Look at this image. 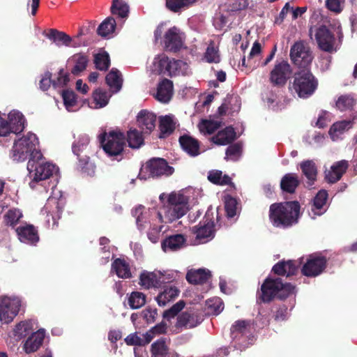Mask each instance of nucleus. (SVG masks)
Wrapping results in <instances>:
<instances>
[{
	"mask_svg": "<svg viewBox=\"0 0 357 357\" xmlns=\"http://www.w3.org/2000/svg\"><path fill=\"white\" fill-rule=\"evenodd\" d=\"M301 206L297 201L274 203L269 208V220L277 228L286 229L298 222Z\"/></svg>",
	"mask_w": 357,
	"mask_h": 357,
	"instance_id": "f257e3e1",
	"label": "nucleus"
},
{
	"mask_svg": "<svg viewBox=\"0 0 357 357\" xmlns=\"http://www.w3.org/2000/svg\"><path fill=\"white\" fill-rule=\"evenodd\" d=\"M296 294V286L289 282H283L280 278L267 277L263 282L258 299L263 303H270L275 298L285 300Z\"/></svg>",
	"mask_w": 357,
	"mask_h": 357,
	"instance_id": "f03ea898",
	"label": "nucleus"
},
{
	"mask_svg": "<svg viewBox=\"0 0 357 357\" xmlns=\"http://www.w3.org/2000/svg\"><path fill=\"white\" fill-rule=\"evenodd\" d=\"M103 151L113 160L121 161L124 158L126 136L119 130L104 132L100 135Z\"/></svg>",
	"mask_w": 357,
	"mask_h": 357,
	"instance_id": "7ed1b4c3",
	"label": "nucleus"
},
{
	"mask_svg": "<svg viewBox=\"0 0 357 357\" xmlns=\"http://www.w3.org/2000/svg\"><path fill=\"white\" fill-rule=\"evenodd\" d=\"M38 143L37 136L31 132L23 136L14 142L12 149V158L17 162L29 159H41L43 154L36 149Z\"/></svg>",
	"mask_w": 357,
	"mask_h": 357,
	"instance_id": "20e7f679",
	"label": "nucleus"
},
{
	"mask_svg": "<svg viewBox=\"0 0 357 357\" xmlns=\"http://www.w3.org/2000/svg\"><path fill=\"white\" fill-rule=\"evenodd\" d=\"M188 210L187 197L181 193L171 192L162 207L163 223H170L182 218Z\"/></svg>",
	"mask_w": 357,
	"mask_h": 357,
	"instance_id": "39448f33",
	"label": "nucleus"
},
{
	"mask_svg": "<svg viewBox=\"0 0 357 357\" xmlns=\"http://www.w3.org/2000/svg\"><path fill=\"white\" fill-rule=\"evenodd\" d=\"M318 87V80L310 68L299 70L294 75L292 89L301 98H308Z\"/></svg>",
	"mask_w": 357,
	"mask_h": 357,
	"instance_id": "423d86ee",
	"label": "nucleus"
},
{
	"mask_svg": "<svg viewBox=\"0 0 357 357\" xmlns=\"http://www.w3.org/2000/svg\"><path fill=\"white\" fill-rule=\"evenodd\" d=\"M41 159H29L27 163V169L29 176L31 179L29 185L32 189L36 188V184L39 181H44L50 178L57 168L56 165L50 162H42Z\"/></svg>",
	"mask_w": 357,
	"mask_h": 357,
	"instance_id": "0eeeda50",
	"label": "nucleus"
},
{
	"mask_svg": "<svg viewBox=\"0 0 357 357\" xmlns=\"http://www.w3.org/2000/svg\"><path fill=\"white\" fill-rule=\"evenodd\" d=\"M292 63L300 70L310 68L314 56L310 47L305 40H298L291 47L289 52Z\"/></svg>",
	"mask_w": 357,
	"mask_h": 357,
	"instance_id": "6e6552de",
	"label": "nucleus"
},
{
	"mask_svg": "<svg viewBox=\"0 0 357 357\" xmlns=\"http://www.w3.org/2000/svg\"><path fill=\"white\" fill-rule=\"evenodd\" d=\"M132 215L136 219V225L139 230H144L148 226L155 225L156 222L163 223L162 213L155 208H146L139 205L132 210Z\"/></svg>",
	"mask_w": 357,
	"mask_h": 357,
	"instance_id": "1a4fd4ad",
	"label": "nucleus"
},
{
	"mask_svg": "<svg viewBox=\"0 0 357 357\" xmlns=\"http://www.w3.org/2000/svg\"><path fill=\"white\" fill-rule=\"evenodd\" d=\"M328 259L321 253H314L307 256L301 268V273L308 278H315L323 273L327 267Z\"/></svg>",
	"mask_w": 357,
	"mask_h": 357,
	"instance_id": "9d476101",
	"label": "nucleus"
},
{
	"mask_svg": "<svg viewBox=\"0 0 357 357\" xmlns=\"http://www.w3.org/2000/svg\"><path fill=\"white\" fill-rule=\"evenodd\" d=\"M291 73V67L287 61H277L270 72V82L274 86L283 87L287 84Z\"/></svg>",
	"mask_w": 357,
	"mask_h": 357,
	"instance_id": "9b49d317",
	"label": "nucleus"
},
{
	"mask_svg": "<svg viewBox=\"0 0 357 357\" xmlns=\"http://www.w3.org/2000/svg\"><path fill=\"white\" fill-rule=\"evenodd\" d=\"M149 177L159 178L162 176H170L174 172V168L168 165L166 160L161 158H153L148 160L144 167Z\"/></svg>",
	"mask_w": 357,
	"mask_h": 357,
	"instance_id": "f8f14e48",
	"label": "nucleus"
},
{
	"mask_svg": "<svg viewBox=\"0 0 357 357\" xmlns=\"http://www.w3.org/2000/svg\"><path fill=\"white\" fill-rule=\"evenodd\" d=\"M315 39L318 47L326 52H336V38L335 34L326 25H321L315 33Z\"/></svg>",
	"mask_w": 357,
	"mask_h": 357,
	"instance_id": "ddd939ff",
	"label": "nucleus"
},
{
	"mask_svg": "<svg viewBox=\"0 0 357 357\" xmlns=\"http://www.w3.org/2000/svg\"><path fill=\"white\" fill-rule=\"evenodd\" d=\"M202 318L195 313L182 312L177 317V321L173 327L174 333H179L183 329L192 328L201 324Z\"/></svg>",
	"mask_w": 357,
	"mask_h": 357,
	"instance_id": "4468645a",
	"label": "nucleus"
},
{
	"mask_svg": "<svg viewBox=\"0 0 357 357\" xmlns=\"http://www.w3.org/2000/svg\"><path fill=\"white\" fill-rule=\"evenodd\" d=\"M20 307L18 301L3 298L0 302V321L6 324L11 322L19 312Z\"/></svg>",
	"mask_w": 357,
	"mask_h": 357,
	"instance_id": "2eb2a0df",
	"label": "nucleus"
},
{
	"mask_svg": "<svg viewBox=\"0 0 357 357\" xmlns=\"http://www.w3.org/2000/svg\"><path fill=\"white\" fill-rule=\"evenodd\" d=\"M165 46L167 50L177 52L183 46V40L178 29L174 26L168 29L165 34Z\"/></svg>",
	"mask_w": 357,
	"mask_h": 357,
	"instance_id": "dca6fc26",
	"label": "nucleus"
},
{
	"mask_svg": "<svg viewBox=\"0 0 357 357\" xmlns=\"http://www.w3.org/2000/svg\"><path fill=\"white\" fill-rule=\"evenodd\" d=\"M164 282H165L164 276L160 272L156 273L143 271L139 275V285L147 289L158 288Z\"/></svg>",
	"mask_w": 357,
	"mask_h": 357,
	"instance_id": "f3484780",
	"label": "nucleus"
},
{
	"mask_svg": "<svg viewBox=\"0 0 357 357\" xmlns=\"http://www.w3.org/2000/svg\"><path fill=\"white\" fill-rule=\"evenodd\" d=\"M156 115L146 109L141 110L137 116L139 127L144 133L150 134L155 128Z\"/></svg>",
	"mask_w": 357,
	"mask_h": 357,
	"instance_id": "a211bd4d",
	"label": "nucleus"
},
{
	"mask_svg": "<svg viewBox=\"0 0 357 357\" xmlns=\"http://www.w3.org/2000/svg\"><path fill=\"white\" fill-rule=\"evenodd\" d=\"M250 322L246 320H238L234 322L230 328L231 337L238 344H241L244 341L241 339H245V337L250 333Z\"/></svg>",
	"mask_w": 357,
	"mask_h": 357,
	"instance_id": "6ab92c4d",
	"label": "nucleus"
},
{
	"mask_svg": "<svg viewBox=\"0 0 357 357\" xmlns=\"http://www.w3.org/2000/svg\"><path fill=\"white\" fill-rule=\"evenodd\" d=\"M214 223L211 220L206 219L203 222H201L198 226L193 228L196 238L202 241L207 242L209 239L214 237L215 231L213 229Z\"/></svg>",
	"mask_w": 357,
	"mask_h": 357,
	"instance_id": "aec40b11",
	"label": "nucleus"
},
{
	"mask_svg": "<svg viewBox=\"0 0 357 357\" xmlns=\"http://www.w3.org/2000/svg\"><path fill=\"white\" fill-rule=\"evenodd\" d=\"M178 142L182 149L190 156L196 157L201 153L200 142L197 139L183 135L179 137Z\"/></svg>",
	"mask_w": 357,
	"mask_h": 357,
	"instance_id": "412c9836",
	"label": "nucleus"
},
{
	"mask_svg": "<svg viewBox=\"0 0 357 357\" xmlns=\"http://www.w3.org/2000/svg\"><path fill=\"white\" fill-rule=\"evenodd\" d=\"M271 271L278 276L289 277L296 274L298 265L294 260H281L273 266Z\"/></svg>",
	"mask_w": 357,
	"mask_h": 357,
	"instance_id": "4be33fe9",
	"label": "nucleus"
},
{
	"mask_svg": "<svg viewBox=\"0 0 357 357\" xmlns=\"http://www.w3.org/2000/svg\"><path fill=\"white\" fill-rule=\"evenodd\" d=\"M15 231L21 242L35 244L39 241L38 231L31 225L18 227L15 229Z\"/></svg>",
	"mask_w": 357,
	"mask_h": 357,
	"instance_id": "5701e85b",
	"label": "nucleus"
},
{
	"mask_svg": "<svg viewBox=\"0 0 357 357\" xmlns=\"http://www.w3.org/2000/svg\"><path fill=\"white\" fill-rule=\"evenodd\" d=\"M186 238L181 234L167 236L162 242L161 247L164 252L177 251L182 248L185 244Z\"/></svg>",
	"mask_w": 357,
	"mask_h": 357,
	"instance_id": "b1692460",
	"label": "nucleus"
},
{
	"mask_svg": "<svg viewBox=\"0 0 357 357\" xmlns=\"http://www.w3.org/2000/svg\"><path fill=\"white\" fill-rule=\"evenodd\" d=\"M349 167L348 161L342 160L334 163L331 170L326 174V180L331 183L337 182L347 172Z\"/></svg>",
	"mask_w": 357,
	"mask_h": 357,
	"instance_id": "393cba45",
	"label": "nucleus"
},
{
	"mask_svg": "<svg viewBox=\"0 0 357 357\" xmlns=\"http://www.w3.org/2000/svg\"><path fill=\"white\" fill-rule=\"evenodd\" d=\"M328 195L326 190H321L314 197L311 206V211L313 214L312 218H315V216L321 215L326 212V208L325 206L328 199Z\"/></svg>",
	"mask_w": 357,
	"mask_h": 357,
	"instance_id": "a878e982",
	"label": "nucleus"
},
{
	"mask_svg": "<svg viewBox=\"0 0 357 357\" xmlns=\"http://www.w3.org/2000/svg\"><path fill=\"white\" fill-rule=\"evenodd\" d=\"M45 338V332L43 330H39L33 333L28 337L24 344V349L26 353L30 354L36 351L43 344Z\"/></svg>",
	"mask_w": 357,
	"mask_h": 357,
	"instance_id": "bb28decb",
	"label": "nucleus"
},
{
	"mask_svg": "<svg viewBox=\"0 0 357 357\" xmlns=\"http://www.w3.org/2000/svg\"><path fill=\"white\" fill-rule=\"evenodd\" d=\"M302 174L307 178L308 185H312L317 181L318 169L315 162L312 160H303L300 163Z\"/></svg>",
	"mask_w": 357,
	"mask_h": 357,
	"instance_id": "cd10ccee",
	"label": "nucleus"
},
{
	"mask_svg": "<svg viewBox=\"0 0 357 357\" xmlns=\"http://www.w3.org/2000/svg\"><path fill=\"white\" fill-rule=\"evenodd\" d=\"M25 119L24 115L17 111H12L8 114V124L9 125L10 133L15 134L22 132L24 129Z\"/></svg>",
	"mask_w": 357,
	"mask_h": 357,
	"instance_id": "c85d7f7f",
	"label": "nucleus"
},
{
	"mask_svg": "<svg viewBox=\"0 0 357 357\" xmlns=\"http://www.w3.org/2000/svg\"><path fill=\"white\" fill-rule=\"evenodd\" d=\"M43 34L50 40H52L58 46H75V45H71L73 39L69 35L63 31H58L57 29H50L48 33H46L45 31H44Z\"/></svg>",
	"mask_w": 357,
	"mask_h": 357,
	"instance_id": "c756f323",
	"label": "nucleus"
},
{
	"mask_svg": "<svg viewBox=\"0 0 357 357\" xmlns=\"http://www.w3.org/2000/svg\"><path fill=\"white\" fill-rule=\"evenodd\" d=\"M211 277V272L204 268L190 270L186 274L187 281L193 284H202L206 283Z\"/></svg>",
	"mask_w": 357,
	"mask_h": 357,
	"instance_id": "7c9ffc66",
	"label": "nucleus"
},
{
	"mask_svg": "<svg viewBox=\"0 0 357 357\" xmlns=\"http://www.w3.org/2000/svg\"><path fill=\"white\" fill-rule=\"evenodd\" d=\"M236 138V132L233 127L228 126L220 130L212 137L213 143L218 145H227L231 144Z\"/></svg>",
	"mask_w": 357,
	"mask_h": 357,
	"instance_id": "2f4dec72",
	"label": "nucleus"
},
{
	"mask_svg": "<svg viewBox=\"0 0 357 357\" xmlns=\"http://www.w3.org/2000/svg\"><path fill=\"white\" fill-rule=\"evenodd\" d=\"M179 292V289L175 286H165L156 297L158 304L160 306L166 305L178 297Z\"/></svg>",
	"mask_w": 357,
	"mask_h": 357,
	"instance_id": "473e14b6",
	"label": "nucleus"
},
{
	"mask_svg": "<svg viewBox=\"0 0 357 357\" xmlns=\"http://www.w3.org/2000/svg\"><path fill=\"white\" fill-rule=\"evenodd\" d=\"M77 158L76 168L82 174L92 176L95 172V165L91 162L89 154H75Z\"/></svg>",
	"mask_w": 357,
	"mask_h": 357,
	"instance_id": "72a5a7b5",
	"label": "nucleus"
},
{
	"mask_svg": "<svg viewBox=\"0 0 357 357\" xmlns=\"http://www.w3.org/2000/svg\"><path fill=\"white\" fill-rule=\"evenodd\" d=\"M173 82L168 79H163L157 88L156 98L163 102H167L172 95Z\"/></svg>",
	"mask_w": 357,
	"mask_h": 357,
	"instance_id": "f704fd0d",
	"label": "nucleus"
},
{
	"mask_svg": "<svg viewBox=\"0 0 357 357\" xmlns=\"http://www.w3.org/2000/svg\"><path fill=\"white\" fill-rule=\"evenodd\" d=\"M112 268L120 278L128 279L132 278L130 264L121 258H117L112 264Z\"/></svg>",
	"mask_w": 357,
	"mask_h": 357,
	"instance_id": "c9c22d12",
	"label": "nucleus"
},
{
	"mask_svg": "<svg viewBox=\"0 0 357 357\" xmlns=\"http://www.w3.org/2000/svg\"><path fill=\"white\" fill-rule=\"evenodd\" d=\"M158 127L160 130L158 137L160 139H164L169 136L176 128L173 119L168 115L160 117Z\"/></svg>",
	"mask_w": 357,
	"mask_h": 357,
	"instance_id": "e433bc0d",
	"label": "nucleus"
},
{
	"mask_svg": "<svg viewBox=\"0 0 357 357\" xmlns=\"http://www.w3.org/2000/svg\"><path fill=\"white\" fill-rule=\"evenodd\" d=\"M105 81L113 93L119 92L123 84V79L119 70L112 68L106 75Z\"/></svg>",
	"mask_w": 357,
	"mask_h": 357,
	"instance_id": "4c0bfd02",
	"label": "nucleus"
},
{
	"mask_svg": "<svg viewBox=\"0 0 357 357\" xmlns=\"http://www.w3.org/2000/svg\"><path fill=\"white\" fill-rule=\"evenodd\" d=\"M300 181L296 174H286L281 179L280 187L282 191L292 194L299 185Z\"/></svg>",
	"mask_w": 357,
	"mask_h": 357,
	"instance_id": "58836bf2",
	"label": "nucleus"
},
{
	"mask_svg": "<svg viewBox=\"0 0 357 357\" xmlns=\"http://www.w3.org/2000/svg\"><path fill=\"white\" fill-rule=\"evenodd\" d=\"M23 217L22 211L15 208H10L3 216V222L5 226L15 229Z\"/></svg>",
	"mask_w": 357,
	"mask_h": 357,
	"instance_id": "ea45409f",
	"label": "nucleus"
},
{
	"mask_svg": "<svg viewBox=\"0 0 357 357\" xmlns=\"http://www.w3.org/2000/svg\"><path fill=\"white\" fill-rule=\"evenodd\" d=\"M166 341V337H160L151 344V357H166L169 352Z\"/></svg>",
	"mask_w": 357,
	"mask_h": 357,
	"instance_id": "a19ab883",
	"label": "nucleus"
},
{
	"mask_svg": "<svg viewBox=\"0 0 357 357\" xmlns=\"http://www.w3.org/2000/svg\"><path fill=\"white\" fill-rule=\"evenodd\" d=\"M89 137L86 135H79L72 145V151L74 154H89Z\"/></svg>",
	"mask_w": 357,
	"mask_h": 357,
	"instance_id": "79ce46f5",
	"label": "nucleus"
},
{
	"mask_svg": "<svg viewBox=\"0 0 357 357\" xmlns=\"http://www.w3.org/2000/svg\"><path fill=\"white\" fill-rule=\"evenodd\" d=\"M126 139H127L128 146L132 149H139L144 143L142 132L136 128H130L128 131Z\"/></svg>",
	"mask_w": 357,
	"mask_h": 357,
	"instance_id": "37998d69",
	"label": "nucleus"
},
{
	"mask_svg": "<svg viewBox=\"0 0 357 357\" xmlns=\"http://www.w3.org/2000/svg\"><path fill=\"white\" fill-rule=\"evenodd\" d=\"M111 12L122 19H126L129 14V6L123 0H113Z\"/></svg>",
	"mask_w": 357,
	"mask_h": 357,
	"instance_id": "c03bdc74",
	"label": "nucleus"
},
{
	"mask_svg": "<svg viewBox=\"0 0 357 357\" xmlns=\"http://www.w3.org/2000/svg\"><path fill=\"white\" fill-rule=\"evenodd\" d=\"M116 26L114 18L108 17L98 26L97 33L102 37H106L114 31Z\"/></svg>",
	"mask_w": 357,
	"mask_h": 357,
	"instance_id": "a18cd8bd",
	"label": "nucleus"
},
{
	"mask_svg": "<svg viewBox=\"0 0 357 357\" xmlns=\"http://www.w3.org/2000/svg\"><path fill=\"white\" fill-rule=\"evenodd\" d=\"M208 181L215 185H229L231 183V178L227 175H222L220 170H212L208 172Z\"/></svg>",
	"mask_w": 357,
	"mask_h": 357,
	"instance_id": "49530a36",
	"label": "nucleus"
},
{
	"mask_svg": "<svg viewBox=\"0 0 357 357\" xmlns=\"http://www.w3.org/2000/svg\"><path fill=\"white\" fill-rule=\"evenodd\" d=\"M187 63L181 60L169 59L167 76L172 77L183 74V70L187 68Z\"/></svg>",
	"mask_w": 357,
	"mask_h": 357,
	"instance_id": "de8ad7c7",
	"label": "nucleus"
},
{
	"mask_svg": "<svg viewBox=\"0 0 357 357\" xmlns=\"http://www.w3.org/2000/svg\"><path fill=\"white\" fill-rule=\"evenodd\" d=\"M350 121H342L334 123L329 130V135L333 140L338 138V137L342 134L345 130H347L350 128Z\"/></svg>",
	"mask_w": 357,
	"mask_h": 357,
	"instance_id": "09e8293b",
	"label": "nucleus"
},
{
	"mask_svg": "<svg viewBox=\"0 0 357 357\" xmlns=\"http://www.w3.org/2000/svg\"><path fill=\"white\" fill-rule=\"evenodd\" d=\"M96 68L99 70L106 71L110 66L109 55L107 52L98 53L94 56Z\"/></svg>",
	"mask_w": 357,
	"mask_h": 357,
	"instance_id": "8fccbe9b",
	"label": "nucleus"
},
{
	"mask_svg": "<svg viewBox=\"0 0 357 357\" xmlns=\"http://www.w3.org/2000/svg\"><path fill=\"white\" fill-rule=\"evenodd\" d=\"M128 303L132 309H139L146 303V296L139 291H132L128 297Z\"/></svg>",
	"mask_w": 357,
	"mask_h": 357,
	"instance_id": "3c124183",
	"label": "nucleus"
},
{
	"mask_svg": "<svg viewBox=\"0 0 357 357\" xmlns=\"http://www.w3.org/2000/svg\"><path fill=\"white\" fill-rule=\"evenodd\" d=\"M75 65L71 70L73 75H77L84 70L87 66L89 59L85 54H78L73 56Z\"/></svg>",
	"mask_w": 357,
	"mask_h": 357,
	"instance_id": "603ef678",
	"label": "nucleus"
},
{
	"mask_svg": "<svg viewBox=\"0 0 357 357\" xmlns=\"http://www.w3.org/2000/svg\"><path fill=\"white\" fill-rule=\"evenodd\" d=\"M169 58L163 55L153 63V71L158 75H167Z\"/></svg>",
	"mask_w": 357,
	"mask_h": 357,
	"instance_id": "864d4df0",
	"label": "nucleus"
},
{
	"mask_svg": "<svg viewBox=\"0 0 357 357\" xmlns=\"http://www.w3.org/2000/svg\"><path fill=\"white\" fill-rule=\"evenodd\" d=\"M111 95L106 91L101 89H96L93 93V100L96 107L101 108L108 104Z\"/></svg>",
	"mask_w": 357,
	"mask_h": 357,
	"instance_id": "5fc2aeb1",
	"label": "nucleus"
},
{
	"mask_svg": "<svg viewBox=\"0 0 357 357\" xmlns=\"http://www.w3.org/2000/svg\"><path fill=\"white\" fill-rule=\"evenodd\" d=\"M355 104L356 100L351 95H342L336 101V107L340 111L352 109Z\"/></svg>",
	"mask_w": 357,
	"mask_h": 357,
	"instance_id": "6e6d98bb",
	"label": "nucleus"
},
{
	"mask_svg": "<svg viewBox=\"0 0 357 357\" xmlns=\"http://www.w3.org/2000/svg\"><path fill=\"white\" fill-rule=\"evenodd\" d=\"M31 331V324L29 321H21L15 326L13 334L17 339H22Z\"/></svg>",
	"mask_w": 357,
	"mask_h": 357,
	"instance_id": "4d7b16f0",
	"label": "nucleus"
},
{
	"mask_svg": "<svg viewBox=\"0 0 357 357\" xmlns=\"http://www.w3.org/2000/svg\"><path fill=\"white\" fill-rule=\"evenodd\" d=\"M196 0H166L167 8L174 13L179 12L181 8L188 7Z\"/></svg>",
	"mask_w": 357,
	"mask_h": 357,
	"instance_id": "13d9d810",
	"label": "nucleus"
},
{
	"mask_svg": "<svg viewBox=\"0 0 357 357\" xmlns=\"http://www.w3.org/2000/svg\"><path fill=\"white\" fill-rule=\"evenodd\" d=\"M220 124L214 121L203 119L199 124L201 132L211 135L219 128Z\"/></svg>",
	"mask_w": 357,
	"mask_h": 357,
	"instance_id": "bf43d9fd",
	"label": "nucleus"
},
{
	"mask_svg": "<svg viewBox=\"0 0 357 357\" xmlns=\"http://www.w3.org/2000/svg\"><path fill=\"white\" fill-rule=\"evenodd\" d=\"M185 303L184 301L181 300L176 303L173 305L169 309L164 311L162 317L165 319L169 320L175 317L185 307Z\"/></svg>",
	"mask_w": 357,
	"mask_h": 357,
	"instance_id": "052dcab7",
	"label": "nucleus"
},
{
	"mask_svg": "<svg viewBox=\"0 0 357 357\" xmlns=\"http://www.w3.org/2000/svg\"><path fill=\"white\" fill-rule=\"evenodd\" d=\"M236 206H237V200L231 197L227 196L225 198V208L227 216L228 218H234L236 214Z\"/></svg>",
	"mask_w": 357,
	"mask_h": 357,
	"instance_id": "680f3d73",
	"label": "nucleus"
},
{
	"mask_svg": "<svg viewBox=\"0 0 357 357\" xmlns=\"http://www.w3.org/2000/svg\"><path fill=\"white\" fill-rule=\"evenodd\" d=\"M241 153V146L237 143L229 145L226 150V160L236 161Z\"/></svg>",
	"mask_w": 357,
	"mask_h": 357,
	"instance_id": "e2e57ef3",
	"label": "nucleus"
},
{
	"mask_svg": "<svg viewBox=\"0 0 357 357\" xmlns=\"http://www.w3.org/2000/svg\"><path fill=\"white\" fill-rule=\"evenodd\" d=\"M69 81V73L65 72L63 68H61L59 71L56 79H53L52 86L55 89L57 87H63L68 84Z\"/></svg>",
	"mask_w": 357,
	"mask_h": 357,
	"instance_id": "0e129e2a",
	"label": "nucleus"
},
{
	"mask_svg": "<svg viewBox=\"0 0 357 357\" xmlns=\"http://www.w3.org/2000/svg\"><path fill=\"white\" fill-rule=\"evenodd\" d=\"M63 103L67 109L75 106L77 103L76 95L70 90H63L62 92Z\"/></svg>",
	"mask_w": 357,
	"mask_h": 357,
	"instance_id": "69168bd1",
	"label": "nucleus"
},
{
	"mask_svg": "<svg viewBox=\"0 0 357 357\" xmlns=\"http://www.w3.org/2000/svg\"><path fill=\"white\" fill-rule=\"evenodd\" d=\"M204 58L208 63H219L220 56L218 50L213 45H208L204 54Z\"/></svg>",
	"mask_w": 357,
	"mask_h": 357,
	"instance_id": "338daca9",
	"label": "nucleus"
},
{
	"mask_svg": "<svg viewBox=\"0 0 357 357\" xmlns=\"http://www.w3.org/2000/svg\"><path fill=\"white\" fill-rule=\"evenodd\" d=\"M141 316L146 324H153L158 317V310L155 308L146 307L141 312Z\"/></svg>",
	"mask_w": 357,
	"mask_h": 357,
	"instance_id": "774afa93",
	"label": "nucleus"
}]
</instances>
